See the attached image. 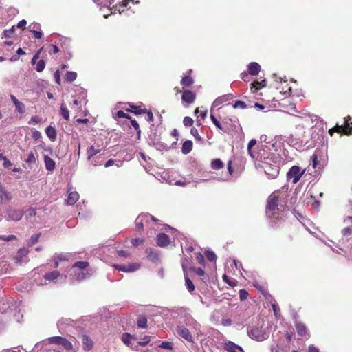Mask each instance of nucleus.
<instances>
[{
  "instance_id": "f257e3e1",
  "label": "nucleus",
  "mask_w": 352,
  "mask_h": 352,
  "mask_svg": "<svg viewBox=\"0 0 352 352\" xmlns=\"http://www.w3.org/2000/svg\"><path fill=\"white\" fill-rule=\"evenodd\" d=\"M175 331L180 338L191 343L194 342V338H198L201 334L199 324L189 314L179 322Z\"/></svg>"
},
{
  "instance_id": "f03ea898",
  "label": "nucleus",
  "mask_w": 352,
  "mask_h": 352,
  "mask_svg": "<svg viewBox=\"0 0 352 352\" xmlns=\"http://www.w3.org/2000/svg\"><path fill=\"white\" fill-rule=\"evenodd\" d=\"M286 205L285 195L280 191L274 192L268 198L266 213L270 218L278 219L279 213Z\"/></svg>"
},
{
  "instance_id": "7ed1b4c3",
  "label": "nucleus",
  "mask_w": 352,
  "mask_h": 352,
  "mask_svg": "<svg viewBox=\"0 0 352 352\" xmlns=\"http://www.w3.org/2000/svg\"><path fill=\"white\" fill-rule=\"evenodd\" d=\"M88 263L86 261L76 262L71 268V275L77 280H83L91 276L87 270Z\"/></svg>"
},
{
  "instance_id": "20e7f679",
  "label": "nucleus",
  "mask_w": 352,
  "mask_h": 352,
  "mask_svg": "<svg viewBox=\"0 0 352 352\" xmlns=\"http://www.w3.org/2000/svg\"><path fill=\"white\" fill-rule=\"evenodd\" d=\"M256 167L263 170L269 179H274L279 174V166L276 164H271L267 160L258 162L256 164Z\"/></svg>"
},
{
  "instance_id": "39448f33",
  "label": "nucleus",
  "mask_w": 352,
  "mask_h": 352,
  "mask_svg": "<svg viewBox=\"0 0 352 352\" xmlns=\"http://www.w3.org/2000/svg\"><path fill=\"white\" fill-rule=\"evenodd\" d=\"M248 336L257 341H263L268 338L269 333L262 329L261 327H254L248 331Z\"/></svg>"
},
{
  "instance_id": "423d86ee",
  "label": "nucleus",
  "mask_w": 352,
  "mask_h": 352,
  "mask_svg": "<svg viewBox=\"0 0 352 352\" xmlns=\"http://www.w3.org/2000/svg\"><path fill=\"white\" fill-rule=\"evenodd\" d=\"M305 169H302L298 166H293L287 173L288 179H292L294 184H296L305 174Z\"/></svg>"
},
{
  "instance_id": "0eeeda50",
  "label": "nucleus",
  "mask_w": 352,
  "mask_h": 352,
  "mask_svg": "<svg viewBox=\"0 0 352 352\" xmlns=\"http://www.w3.org/2000/svg\"><path fill=\"white\" fill-rule=\"evenodd\" d=\"M350 118H344V124L345 127L344 128L342 126L337 125L333 129L329 130V133L332 135L333 132L335 131L338 133H342V134L347 135L352 134V126H351V125H352V122H350Z\"/></svg>"
},
{
  "instance_id": "6e6552de",
  "label": "nucleus",
  "mask_w": 352,
  "mask_h": 352,
  "mask_svg": "<svg viewBox=\"0 0 352 352\" xmlns=\"http://www.w3.org/2000/svg\"><path fill=\"white\" fill-rule=\"evenodd\" d=\"M48 341L50 344H60L66 350H72L74 348L72 343L69 340L61 336L51 337L48 339Z\"/></svg>"
},
{
  "instance_id": "1a4fd4ad",
  "label": "nucleus",
  "mask_w": 352,
  "mask_h": 352,
  "mask_svg": "<svg viewBox=\"0 0 352 352\" xmlns=\"http://www.w3.org/2000/svg\"><path fill=\"white\" fill-rule=\"evenodd\" d=\"M149 220L157 221L155 217L149 214H140L135 220V226L139 230H142L144 227V224H147Z\"/></svg>"
},
{
  "instance_id": "9d476101",
  "label": "nucleus",
  "mask_w": 352,
  "mask_h": 352,
  "mask_svg": "<svg viewBox=\"0 0 352 352\" xmlns=\"http://www.w3.org/2000/svg\"><path fill=\"white\" fill-rule=\"evenodd\" d=\"M136 339L137 338L135 336H131L128 333H123L121 338L122 341L126 345H127L128 346H129L130 348L135 351H138V344H137V342H135Z\"/></svg>"
},
{
  "instance_id": "9b49d317",
  "label": "nucleus",
  "mask_w": 352,
  "mask_h": 352,
  "mask_svg": "<svg viewBox=\"0 0 352 352\" xmlns=\"http://www.w3.org/2000/svg\"><path fill=\"white\" fill-rule=\"evenodd\" d=\"M113 267L124 272H133L140 268V265L137 263H131L126 265L115 264Z\"/></svg>"
},
{
  "instance_id": "f8f14e48",
  "label": "nucleus",
  "mask_w": 352,
  "mask_h": 352,
  "mask_svg": "<svg viewBox=\"0 0 352 352\" xmlns=\"http://www.w3.org/2000/svg\"><path fill=\"white\" fill-rule=\"evenodd\" d=\"M23 217V212L19 210L8 209L6 211V218L8 221H19Z\"/></svg>"
},
{
  "instance_id": "ddd939ff",
  "label": "nucleus",
  "mask_w": 352,
  "mask_h": 352,
  "mask_svg": "<svg viewBox=\"0 0 352 352\" xmlns=\"http://www.w3.org/2000/svg\"><path fill=\"white\" fill-rule=\"evenodd\" d=\"M44 277L45 280L54 282H63L66 278L65 276L60 274L58 271L46 273Z\"/></svg>"
},
{
  "instance_id": "4468645a",
  "label": "nucleus",
  "mask_w": 352,
  "mask_h": 352,
  "mask_svg": "<svg viewBox=\"0 0 352 352\" xmlns=\"http://www.w3.org/2000/svg\"><path fill=\"white\" fill-rule=\"evenodd\" d=\"M100 151L101 150L100 148H97L94 146H91L87 148V153L88 155L87 157H88L89 161L91 163V164H93L94 166L98 165V162L96 161L95 158H93V157L94 155H96V154L99 153L100 152Z\"/></svg>"
},
{
  "instance_id": "2eb2a0df",
  "label": "nucleus",
  "mask_w": 352,
  "mask_h": 352,
  "mask_svg": "<svg viewBox=\"0 0 352 352\" xmlns=\"http://www.w3.org/2000/svg\"><path fill=\"white\" fill-rule=\"evenodd\" d=\"M134 0H122V3L118 1L115 6L110 8L111 10L118 11L122 13L124 11V8L127 6L129 2H134Z\"/></svg>"
},
{
  "instance_id": "dca6fc26",
  "label": "nucleus",
  "mask_w": 352,
  "mask_h": 352,
  "mask_svg": "<svg viewBox=\"0 0 352 352\" xmlns=\"http://www.w3.org/2000/svg\"><path fill=\"white\" fill-rule=\"evenodd\" d=\"M224 349L228 352H243V349L240 346L231 341L225 342Z\"/></svg>"
},
{
  "instance_id": "f3484780",
  "label": "nucleus",
  "mask_w": 352,
  "mask_h": 352,
  "mask_svg": "<svg viewBox=\"0 0 352 352\" xmlns=\"http://www.w3.org/2000/svg\"><path fill=\"white\" fill-rule=\"evenodd\" d=\"M54 261V267H59L60 263H68L67 256L65 254H55L53 257Z\"/></svg>"
},
{
  "instance_id": "a211bd4d",
  "label": "nucleus",
  "mask_w": 352,
  "mask_h": 352,
  "mask_svg": "<svg viewBox=\"0 0 352 352\" xmlns=\"http://www.w3.org/2000/svg\"><path fill=\"white\" fill-rule=\"evenodd\" d=\"M231 98V96L229 94L223 95L220 96L214 100L211 107V111H212L213 109L219 107L223 102L228 101Z\"/></svg>"
},
{
  "instance_id": "6ab92c4d",
  "label": "nucleus",
  "mask_w": 352,
  "mask_h": 352,
  "mask_svg": "<svg viewBox=\"0 0 352 352\" xmlns=\"http://www.w3.org/2000/svg\"><path fill=\"white\" fill-rule=\"evenodd\" d=\"M45 166L47 170L49 172H53L56 168L55 162L48 155H45L43 156Z\"/></svg>"
},
{
  "instance_id": "aec40b11",
  "label": "nucleus",
  "mask_w": 352,
  "mask_h": 352,
  "mask_svg": "<svg viewBox=\"0 0 352 352\" xmlns=\"http://www.w3.org/2000/svg\"><path fill=\"white\" fill-rule=\"evenodd\" d=\"M170 239L166 234L162 233L157 236V243L159 246L165 247L170 244Z\"/></svg>"
},
{
  "instance_id": "412c9836",
  "label": "nucleus",
  "mask_w": 352,
  "mask_h": 352,
  "mask_svg": "<svg viewBox=\"0 0 352 352\" xmlns=\"http://www.w3.org/2000/svg\"><path fill=\"white\" fill-rule=\"evenodd\" d=\"M182 99L183 102H185L188 104H191L194 102L195 99V95L193 92L189 90H186L184 91Z\"/></svg>"
},
{
  "instance_id": "4be33fe9",
  "label": "nucleus",
  "mask_w": 352,
  "mask_h": 352,
  "mask_svg": "<svg viewBox=\"0 0 352 352\" xmlns=\"http://www.w3.org/2000/svg\"><path fill=\"white\" fill-rule=\"evenodd\" d=\"M248 70L250 74L256 76L258 74L261 70V66L256 62H252L248 65Z\"/></svg>"
},
{
  "instance_id": "5701e85b",
  "label": "nucleus",
  "mask_w": 352,
  "mask_h": 352,
  "mask_svg": "<svg viewBox=\"0 0 352 352\" xmlns=\"http://www.w3.org/2000/svg\"><path fill=\"white\" fill-rule=\"evenodd\" d=\"M82 348L85 351H89L93 348V341L87 335L82 336Z\"/></svg>"
},
{
  "instance_id": "b1692460",
  "label": "nucleus",
  "mask_w": 352,
  "mask_h": 352,
  "mask_svg": "<svg viewBox=\"0 0 352 352\" xmlns=\"http://www.w3.org/2000/svg\"><path fill=\"white\" fill-rule=\"evenodd\" d=\"M79 199V195L76 191L68 192L67 203L68 205H74Z\"/></svg>"
},
{
  "instance_id": "393cba45",
  "label": "nucleus",
  "mask_w": 352,
  "mask_h": 352,
  "mask_svg": "<svg viewBox=\"0 0 352 352\" xmlns=\"http://www.w3.org/2000/svg\"><path fill=\"white\" fill-rule=\"evenodd\" d=\"M296 331L300 336L306 337L308 336L307 329L306 326L302 322H296Z\"/></svg>"
},
{
  "instance_id": "a878e982",
  "label": "nucleus",
  "mask_w": 352,
  "mask_h": 352,
  "mask_svg": "<svg viewBox=\"0 0 352 352\" xmlns=\"http://www.w3.org/2000/svg\"><path fill=\"white\" fill-rule=\"evenodd\" d=\"M45 133L51 141H54L56 139V131L54 127L51 126H47L45 129Z\"/></svg>"
},
{
  "instance_id": "bb28decb",
  "label": "nucleus",
  "mask_w": 352,
  "mask_h": 352,
  "mask_svg": "<svg viewBox=\"0 0 352 352\" xmlns=\"http://www.w3.org/2000/svg\"><path fill=\"white\" fill-rule=\"evenodd\" d=\"M192 142L190 140H186L183 143L182 151L184 154L186 155L192 151Z\"/></svg>"
},
{
  "instance_id": "cd10ccee",
  "label": "nucleus",
  "mask_w": 352,
  "mask_h": 352,
  "mask_svg": "<svg viewBox=\"0 0 352 352\" xmlns=\"http://www.w3.org/2000/svg\"><path fill=\"white\" fill-rule=\"evenodd\" d=\"M0 198L1 199H6V200H10L11 199L10 195L3 187V186L1 185V183H0Z\"/></svg>"
},
{
  "instance_id": "c85d7f7f",
  "label": "nucleus",
  "mask_w": 352,
  "mask_h": 352,
  "mask_svg": "<svg viewBox=\"0 0 352 352\" xmlns=\"http://www.w3.org/2000/svg\"><path fill=\"white\" fill-rule=\"evenodd\" d=\"M223 166V164L222 161L219 159L214 160L211 162V167L214 170H219V169L221 168Z\"/></svg>"
},
{
  "instance_id": "c756f323",
  "label": "nucleus",
  "mask_w": 352,
  "mask_h": 352,
  "mask_svg": "<svg viewBox=\"0 0 352 352\" xmlns=\"http://www.w3.org/2000/svg\"><path fill=\"white\" fill-rule=\"evenodd\" d=\"M77 78V74L74 72H67L65 76V80L69 82L74 81Z\"/></svg>"
},
{
  "instance_id": "7c9ffc66",
  "label": "nucleus",
  "mask_w": 352,
  "mask_h": 352,
  "mask_svg": "<svg viewBox=\"0 0 352 352\" xmlns=\"http://www.w3.org/2000/svg\"><path fill=\"white\" fill-rule=\"evenodd\" d=\"M137 324L140 328L146 329L147 327V318L144 316L140 317Z\"/></svg>"
},
{
  "instance_id": "2f4dec72",
  "label": "nucleus",
  "mask_w": 352,
  "mask_h": 352,
  "mask_svg": "<svg viewBox=\"0 0 352 352\" xmlns=\"http://www.w3.org/2000/svg\"><path fill=\"white\" fill-rule=\"evenodd\" d=\"M60 114L62 117L66 120H68L69 119V110L64 104H62L60 107Z\"/></svg>"
},
{
  "instance_id": "473e14b6",
  "label": "nucleus",
  "mask_w": 352,
  "mask_h": 352,
  "mask_svg": "<svg viewBox=\"0 0 352 352\" xmlns=\"http://www.w3.org/2000/svg\"><path fill=\"white\" fill-rule=\"evenodd\" d=\"M181 83L184 86L188 87L193 83V80L190 76H185L182 79Z\"/></svg>"
},
{
  "instance_id": "72a5a7b5",
  "label": "nucleus",
  "mask_w": 352,
  "mask_h": 352,
  "mask_svg": "<svg viewBox=\"0 0 352 352\" xmlns=\"http://www.w3.org/2000/svg\"><path fill=\"white\" fill-rule=\"evenodd\" d=\"M185 282L187 289L190 292L195 290V286L193 285V283L187 276L185 277Z\"/></svg>"
},
{
  "instance_id": "f704fd0d",
  "label": "nucleus",
  "mask_w": 352,
  "mask_h": 352,
  "mask_svg": "<svg viewBox=\"0 0 352 352\" xmlns=\"http://www.w3.org/2000/svg\"><path fill=\"white\" fill-rule=\"evenodd\" d=\"M256 144V140H254V139H252L251 140L249 143H248V153L250 154V155L254 158V155L252 153V148L255 146Z\"/></svg>"
},
{
  "instance_id": "c9c22d12",
  "label": "nucleus",
  "mask_w": 352,
  "mask_h": 352,
  "mask_svg": "<svg viewBox=\"0 0 352 352\" xmlns=\"http://www.w3.org/2000/svg\"><path fill=\"white\" fill-rule=\"evenodd\" d=\"M45 67V63L43 60H40L38 61L36 65V70L38 72H42Z\"/></svg>"
},
{
  "instance_id": "e433bc0d",
  "label": "nucleus",
  "mask_w": 352,
  "mask_h": 352,
  "mask_svg": "<svg viewBox=\"0 0 352 352\" xmlns=\"http://www.w3.org/2000/svg\"><path fill=\"white\" fill-rule=\"evenodd\" d=\"M130 107L132 108V111L134 112L135 114H142L146 112V109H140L138 107L135 105H130Z\"/></svg>"
},
{
  "instance_id": "4c0bfd02",
  "label": "nucleus",
  "mask_w": 352,
  "mask_h": 352,
  "mask_svg": "<svg viewBox=\"0 0 352 352\" xmlns=\"http://www.w3.org/2000/svg\"><path fill=\"white\" fill-rule=\"evenodd\" d=\"M256 85H261V87H264V86H265V80H263V81H262V82H255L252 83V84L251 85V88H250V89H251V91H252V92H254V91H256V90H258V87H256Z\"/></svg>"
},
{
  "instance_id": "58836bf2",
  "label": "nucleus",
  "mask_w": 352,
  "mask_h": 352,
  "mask_svg": "<svg viewBox=\"0 0 352 352\" xmlns=\"http://www.w3.org/2000/svg\"><path fill=\"white\" fill-rule=\"evenodd\" d=\"M16 111L19 113H25V105L19 102V103H17L16 105Z\"/></svg>"
},
{
  "instance_id": "ea45409f",
  "label": "nucleus",
  "mask_w": 352,
  "mask_h": 352,
  "mask_svg": "<svg viewBox=\"0 0 352 352\" xmlns=\"http://www.w3.org/2000/svg\"><path fill=\"white\" fill-rule=\"evenodd\" d=\"M28 254V250L26 248H21L18 252V256L16 260H19V257H25Z\"/></svg>"
},
{
  "instance_id": "a19ab883",
  "label": "nucleus",
  "mask_w": 352,
  "mask_h": 352,
  "mask_svg": "<svg viewBox=\"0 0 352 352\" xmlns=\"http://www.w3.org/2000/svg\"><path fill=\"white\" fill-rule=\"evenodd\" d=\"M210 119L212 122V123L220 130H222L223 128L220 124V122L217 120V119L214 117V116L211 113L210 115Z\"/></svg>"
},
{
  "instance_id": "79ce46f5",
  "label": "nucleus",
  "mask_w": 352,
  "mask_h": 352,
  "mask_svg": "<svg viewBox=\"0 0 352 352\" xmlns=\"http://www.w3.org/2000/svg\"><path fill=\"white\" fill-rule=\"evenodd\" d=\"M150 340H151L150 336H146L142 339V341L137 342V344H138V346H145L149 343Z\"/></svg>"
},
{
  "instance_id": "37998d69",
  "label": "nucleus",
  "mask_w": 352,
  "mask_h": 352,
  "mask_svg": "<svg viewBox=\"0 0 352 352\" xmlns=\"http://www.w3.org/2000/svg\"><path fill=\"white\" fill-rule=\"evenodd\" d=\"M206 256L210 261H213L216 260V255L213 252L206 251Z\"/></svg>"
},
{
  "instance_id": "c03bdc74",
  "label": "nucleus",
  "mask_w": 352,
  "mask_h": 352,
  "mask_svg": "<svg viewBox=\"0 0 352 352\" xmlns=\"http://www.w3.org/2000/svg\"><path fill=\"white\" fill-rule=\"evenodd\" d=\"M233 107L235 109H237V108L245 109L247 107V105L244 102L238 100V101L235 102Z\"/></svg>"
},
{
  "instance_id": "a18cd8bd",
  "label": "nucleus",
  "mask_w": 352,
  "mask_h": 352,
  "mask_svg": "<svg viewBox=\"0 0 352 352\" xmlns=\"http://www.w3.org/2000/svg\"><path fill=\"white\" fill-rule=\"evenodd\" d=\"M39 236H40L39 234L32 235L29 240V245H32L34 243H36V242H38Z\"/></svg>"
},
{
  "instance_id": "49530a36",
  "label": "nucleus",
  "mask_w": 352,
  "mask_h": 352,
  "mask_svg": "<svg viewBox=\"0 0 352 352\" xmlns=\"http://www.w3.org/2000/svg\"><path fill=\"white\" fill-rule=\"evenodd\" d=\"M183 123L186 126H190L193 124V120L190 117H185L183 120Z\"/></svg>"
},
{
  "instance_id": "de8ad7c7",
  "label": "nucleus",
  "mask_w": 352,
  "mask_h": 352,
  "mask_svg": "<svg viewBox=\"0 0 352 352\" xmlns=\"http://www.w3.org/2000/svg\"><path fill=\"white\" fill-rule=\"evenodd\" d=\"M16 236L15 235H9L8 236H3V235L0 236V240H3V241H11L16 240Z\"/></svg>"
},
{
  "instance_id": "09e8293b",
  "label": "nucleus",
  "mask_w": 352,
  "mask_h": 352,
  "mask_svg": "<svg viewBox=\"0 0 352 352\" xmlns=\"http://www.w3.org/2000/svg\"><path fill=\"white\" fill-rule=\"evenodd\" d=\"M159 346L162 349H172L173 344L170 342H163Z\"/></svg>"
},
{
  "instance_id": "8fccbe9b",
  "label": "nucleus",
  "mask_w": 352,
  "mask_h": 352,
  "mask_svg": "<svg viewBox=\"0 0 352 352\" xmlns=\"http://www.w3.org/2000/svg\"><path fill=\"white\" fill-rule=\"evenodd\" d=\"M190 133L195 137V139L198 140H201V138L198 133V131L195 128H192L190 130Z\"/></svg>"
},
{
  "instance_id": "3c124183",
  "label": "nucleus",
  "mask_w": 352,
  "mask_h": 352,
  "mask_svg": "<svg viewBox=\"0 0 352 352\" xmlns=\"http://www.w3.org/2000/svg\"><path fill=\"white\" fill-rule=\"evenodd\" d=\"M248 293L245 289H241L239 291V296L241 300H245L248 298Z\"/></svg>"
},
{
  "instance_id": "603ef678",
  "label": "nucleus",
  "mask_w": 352,
  "mask_h": 352,
  "mask_svg": "<svg viewBox=\"0 0 352 352\" xmlns=\"http://www.w3.org/2000/svg\"><path fill=\"white\" fill-rule=\"evenodd\" d=\"M14 33V28L9 30H5L3 31V35L5 37H11Z\"/></svg>"
},
{
  "instance_id": "864d4df0",
  "label": "nucleus",
  "mask_w": 352,
  "mask_h": 352,
  "mask_svg": "<svg viewBox=\"0 0 352 352\" xmlns=\"http://www.w3.org/2000/svg\"><path fill=\"white\" fill-rule=\"evenodd\" d=\"M54 78H55V81L57 84L58 85H60V82H61V80H60V72L59 70H56L54 73Z\"/></svg>"
},
{
  "instance_id": "5fc2aeb1",
  "label": "nucleus",
  "mask_w": 352,
  "mask_h": 352,
  "mask_svg": "<svg viewBox=\"0 0 352 352\" xmlns=\"http://www.w3.org/2000/svg\"><path fill=\"white\" fill-rule=\"evenodd\" d=\"M144 240L142 239H135L131 241V243L134 246H138L143 243Z\"/></svg>"
},
{
  "instance_id": "6e6d98bb",
  "label": "nucleus",
  "mask_w": 352,
  "mask_h": 352,
  "mask_svg": "<svg viewBox=\"0 0 352 352\" xmlns=\"http://www.w3.org/2000/svg\"><path fill=\"white\" fill-rule=\"evenodd\" d=\"M32 138L35 140H38V139H40L41 138V133L38 131L34 130L32 131Z\"/></svg>"
},
{
  "instance_id": "4d7b16f0",
  "label": "nucleus",
  "mask_w": 352,
  "mask_h": 352,
  "mask_svg": "<svg viewBox=\"0 0 352 352\" xmlns=\"http://www.w3.org/2000/svg\"><path fill=\"white\" fill-rule=\"evenodd\" d=\"M271 351L272 352H285L283 349L278 345L272 346Z\"/></svg>"
},
{
  "instance_id": "13d9d810",
  "label": "nucleus",
  "mask_w": 352,
  "mask_h": 352,
  "mask_svg": "<svg viewBox=\"0 0 352 352\" xmlns=\"http://www.w3.org/2000/svg\"><path fill=\"white\" fill-rule=\"evenodd\" d=\"M36 160H35V157H34V155L32 152H31L29 155H28V159L26 160V162L28 163H32V162H35Z\"/></svg>"
},
{
  "instance_id": "bf43d9fd",
  "label": "nucleus",
  "mask_w": 352,
  "mask_h": 352,
  "mask_svg": "<svg viewBox=\"0 0 352 352\" xmlns=\"http://www.w3.org/2000/svg\"><path fill=\"white\" fill-rule=\"evenodd\" d=\"M131 126L138 131V133H140V129L138 122L135 120H131Z\"/></svg>"
},
{
  "instance_id": "052dcab7",
  "label": "nucleus",
  "mask_w": 352,
  "mask_h": 352,
  "mask_svg": "<svg viewBox=\"0 0 352 352\" xmlns=\"http://www.w3.org/2000/svg\"><path fill=\"white\" fill-rule=\"evenodd\" d=\"M312 160V166L313 168H315L318 164V156L316 154H314L311 157Z\"/></svg>"
},
{
  "instance_id": "680f3d73",
  "label": "nucleus",
  "mask_w": 352,
  "mask_h": 352,
  "mask_svg": "<svg viewBox=\"0 0 352 352\" xmlns=\"http://www.w3.org/2000/svg\"><path fill=\"white\" fill-rule=\"evenodd\" d=\"M188 261L187 259H183L182 261V268H183L184 274L186 273V271L188 269Z\"/></svg>"
},
{
  "instance_id": "e2e57ef3",
  "label": "nucleus",
  "mask_w": 352,
  "mask_h": 352,
  "mask_svg": "<svg viewBox=\"0 0 352 352\" xmlns=\"http://www.w3.org/2000/svg\"><path fill=\"white\" fill-rule=\"evenodd\" d=\"M36 38H41L43 36V33L41 31L31 30Z\"/></svg>"
},
{
  "instance_id": "0e129e2a",
  "label": "nucleus",
  "mask_w": 352,
  "mask_h": 352,
  "mask_svg": "<svg viewBox=\"0 0 352 352\" xmlns=\"http://www.w3.org/2000/svg\"><path fill=\"white\" fill-rule=\"evenodd\" d=\"M343 234L345 236H349L352 232V228L346 227L342 230Z\"/></svg>"
},
{
  "instance_id": "69168bd1",
  "label": "nucleus",
  "mask_w": 352,
  "mask_h": 352,
  "mask_svg": "<svg viewBox=\"0 0 352 352\" xmlns=\"http://www.w3.org/2000/svg\"><path fill=\"white\" fill-rule=\"evenodd\" d=\"M197 260L198 261V262L201 264H203L204 262V256L202 255V254L201 253H197Z\"/></svg>"
},
{
  "instance_id": "338daca9",
  "label": "nucleus",
  "mask_w": 352,
  "mask_h": 352,
  "mask_svg": "<svg viewBox=\"0 0 352 352\" xmlns=\"http://www.w3.org/2000/svg\"><path fill=\"white\" fill-rule=\"evenodd\" d=\"M51 47H52V49L50 51V54H56L59 51L58 47L56 45H52Z\"/></svg>"
},
{
  "instance_id": "774afa93",
  "label": "nucleus",
  "mask_w": 352,
  "mask_h": 352,
  "mask_svg": "<svg viewBox=\"0 0 352 352\" xmlns=\"http://www.w3.org/2000/svg\"><path fill=\"white\" fill-rule=\"evenodd\" d=\"M118 254L120 256H124V257H127L129 255V252H126V251H124V250H119V251H118Z\"/></svg>"
}]
</instances>
